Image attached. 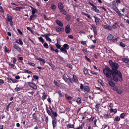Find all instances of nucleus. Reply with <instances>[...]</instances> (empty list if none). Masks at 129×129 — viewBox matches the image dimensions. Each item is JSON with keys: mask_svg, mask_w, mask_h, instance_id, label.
Here are the masks:
<instances>
[{"mask_svg": "<svg viewBox=\"0 0 129 129\" xmlns=\"http://www.w3.org/2000/svg\"><path fill=\"white\" fill-rule=\"evenodd\" d=\"M109 62L113 72V76H117L119 81H122V80L121 73L117 70L119 67L118 64L115 62H113L111 60H109Z\"/></svg>", "mask_w": 129, "mask_h": 129, "instance_id": "nucleus-1", "label": "nucleus"}, {"mask_svg": "<svg viewBox=\"0 0 129 129\" xmlns=\"http://www.w3.org/2000/svg\"><path fill=\"white\" fill-rule=\"evenodd\" d=\"M103 72L104 74L108 78L111 77L112 76L113 77V79L116 82H118L119 81L118 76H113V72L111 70L110 68L108 66H106L103 69Z\"/></svg>", "mask_w": 129, "mask_h": 129, "instance_id": "nucleus-2", "label": "nucleus"}, {"mask_svg": "<svg viewBox=\"0 0 129 129\" xmlns=\"http://www.w3.org/2000/svg\"><path fill=\"white\" fill-rule=\"evenodd\" d=\"M28 86L31 87L33 89H37V86L35 84L31 82H28Z\"/></svg>", "mask_w": 129, "mask_h": 129, "instance_id": "nucleus-3", "label": "nucleus"}, {"mask_svg": "<svg viewBox=\"0 0 129 129\" xmlns=\"http://www.w3.org/2000/svg\"><path fill=\"white\" fill-rule=\"evenodd\" d=\"M109 81L108 83L109 85L111 86H114L115 85V83L113 82L112 81V79L111 78L109 80V78L107 79Z\"/></svg>", "mask_w": 129, "mask_h": 129, "instance_id": "nucleus-4", "label": "nucleus"}, {"mask_svg": "<svg viewBox=\"0 0 129 129\" xmlns=\"http://www.w3.org/2000/svg\"><path fill=\"white\" fill-rule=\"evenodd\" d=\"M65 31L67 34H69L71 31L70 28V26L69 24H68L65 27Z\"/></svg>", "mask_w": 129, "mask_h": 129, "instance_id": "nucleus-5", "label": "nucleus"}, {"mask_svg": "<svg viewBox=\"0 0 129 129\" xmlns=\"http://www.w3.org/2000/svg\"><path fill=\"white\" fill-rule=\"evenodd\" d=\"M7 19L8 21L10 22L11 25H12L13 24V23L12 20V17L9 14L7 15Z\"/></svg>", "mask_w": 129, "mask_h": 129, "instance_id": "nucleus-6", "label": "nucleus"}, {"mask_svg": "<svg viewBox=\"0 0 129 129\" xmlns=\"http://www.w3.org/2000/svg\"><path fill=\"white\" fill-rule=\"evenodd\" d=\"M14 47L17 50V51L19 52H20L21 50V48L18 44H15L14 46Z\"/></svg>", "mask_w": 129, "mask_h": 129, "instance_id": "nucleus-7", "label": "nucleus"}, {"mask_svg": "<svg viewBox=\"0 0 129 129\" xmlns=\"http://www.w3.org/2000/svg\"><path fill=\"white\" fill-rule=\"evenodd\" d=\"M103 26L104 28L109 30H112L111 26L108 25H103Z\"/></svg>", "mask_w": 129, "mask_h": 129, "instance_id": "nucleus-8", "label": "nucleus"}, {"mask_svg": "<svg viewBox=\"0 0 129 129\" xmlns=\"http://www.w3.org/2000/svg\"><path fill=\"white\" fill-rule=\"evenodd\" d=\"M93 30L94 33V37H95L97 35V32L96 27L94 26H92Z\"/></svg>", "mask_w": 129, "mask_h": 129, "instance_id": "nucleus-9", "label": "nucleus"}, {"mask_svg": "<svg viewBox=\"0 0 129 129\" xmlns=\"http://www.w3.org/2000/svg\"><path fill=\"white\" fill-rule=\"evenodd\" d=\"M58 5V8L60 10H61L63 9L64 6L63 4L61 3H59Z\"/></svg>", "mask_w": 129, "mask_h": 129, "instance_id": "nucleus-10", "label": "nucleus"}, {"mask_svg": "<svg viewBox=\"0 0 129 129\" xmlns=\"http://www.w3.org/2000/svg\"><path fill=\"white\" fill-rule=\"evenodd\" d=\"M73 82H75L76 83L78 81L77 77H76V75H73Z\"/></svg>", "mask_w": 129, "mask_h": 129, "instance_id": "nucleus-11", "label": "nucleus"}, {"mask_svg": "<svg viewBox=\"0 0 129 129\" xmlns=\"http://www.w3.org/2000/svg\"><path fill=\"white\" fill-rule=\"evenodd\" d=\"M56 22L57 24L59 26H62L63 25V24L62 23L58 20H56Z\"/></svg>", "mask_w": 129, "mask_h": 129, "instance_id": "nucleus-12", "label": "nucleus"}, {"mask_svg": "<svg viewBox=\"0 0 129 129\" xmlns=\"http://www.w3.org/2000/svg\"><path fill=\"white\" fill-rule=\"evenodd\" d=\"M114 37L113 36L112 34H110L107 38V40L108 41L112 40Z\"/></svg>", "mask_w": 129, "mask_h": 129, "instance_id": "nucleus-13", "label": "nucleus"}, {"mask_svg": "<svg viewBox=\"0 0 129 129\" xmlns=\"http://www.w3.org/2000/svg\"><path fill=\"white\" fill-rule=\"evenodd\" d=\"M94 18L95 19V21L96 25H98L100 23L99 19L95 16H94Z\"/></svg>", "mask_w": 129, "mask_h": 129, "instance_id": "nucleus-14", "label": "nucleus"}, {"mask_svg": "<svg viewBox=\"0 0 129 129\" xmlns=\"http://www.w3.org/2000/svg\"><path fill=\"white\" fill-rule=\"evenodd\" d=\"M66 18L68 21H70L71 19V15L69 14H67L66 16Z\"/></svg>", "mask_w": 129, "mask_h": 129, "instance_id": "nucleus-15", "label": "nucleus"}, {"mask_svg": "<svg viewBox=\"0 0 129 129\" xmlns=\"http://www.w3.org/2000/svg\"><path fill=\"white\" fill-rule=\"evenodd\" d=\"M57 121L52 120V124L53 127L54 128L57 125Z\"/></svg>", "mask_w": 129, "mask_h": 129, "instance_id": "nucleus-16", "label": "nucleus"}, {"mask_svg": "<svg viewBox=\"0 0 129 129\" xmlns=\"http://www.w3.org/2000/svg\"><path fill=\"white\" fill-rule=\"evenodd\" d=\"M67 126L69 128H74V124H71V123L68 124Z\"/></svg>", "mask_w": 129, "mask_h": 129, "instance_id": "nucleus-17", "label": "nucleus"}, {"mask_svg": "<svg viewBox=\"0 0 129 129\" xmlns=\"http://www.w3.org/2000/svg\"><path fill=\"white\" fill-rule=\"evenodd\" d=\"M122 60L125 63H127L129 61L128 59L126 58H123L122 59Z\"/></svg>", "mask_w": 129, "mask_h": 129, "instance_id": "nucleus-18", "label": "nucleus"}, {"mask_svg": "<svg viewBox=\"0 0 129 129\" xmlns=\"http://www.w3.org/2000/svg\"><path fill=\"white\" fill-rule=\"evenodd\" d=\"M92 8L96 12L98 13H100L99 10L95 6H94L93 7H92Z\"/></svg>", "mask_w": 129, "mask_h": 129, "instance_id": "nucleus-19", "label": "nucleus"}, {"mask_svg": "<svg viewBox=\"0 0 129 129\" xmlns=\"http://www.w3.org/2000/svg\"><path fill=\"white\" fill-rule=\"evenodd\" d=\"M38 10L36 9L32 8V13L34 15L35 14L36 12H37Z\"/></svg>", "mask_w": 129, "mask_h": 129, "instance_id": "nucleus-20", "label": "nucleus"}, {"mask_svg": "<svg viewBox=\"0 0 129 129\" xmlns=\"http://www.w3.org/2000/svg\"><path fill=\"white\" fill-rule=\"evenodd\" d=\"M63 47L66 49H69V46L66 44L63 45Z\"/></svg>", "mask_w": 129, "mask_h": 129, "instance_id": "nucleus-21", "label": "nucleus"}, {"mask_svg": "<svg viewBox=\"0 0 129 129\" xmlns=\"http://www.w3.org/2000/svg\"><path fill=\"white\" fill-rule=\"evenodd\" d=\"M84 91H86L87 92H88L90 91V89L89 87L88 86H86L85 87L84 89Z\"/></svg>", "mask_w": 129, "mask_h": 129, "instance_id": "nucleus-22", "label": "nucleus"}, {"mask_svg": "<svg viewBox=\"0 0 129 129\" xmlns=\"http://www.w3.org/2000/svg\"><path fill=\"white\" fill-rule=\"evenodd\" d=\"M52 114L53 115L51 116H53L54 117H57L58 114L56 112L53 111V112H52Z\"/></svg>", "mask_w": 129, "mask_h": 129, "instance_id": "nucleus-23", "label": "nucleus"}, {"mask_svg": "<svg viewBox=\"0 0 129 129\" xmlns=\"http://www.w3.org/2000/svg\"><path fill=\"white\" fill-rule=\"evenodd\" d=\"M43 96L42 97V98L44 100L46 99V97L47 96V95L44 92H43L42 93Z\"/></svg>", "mask_w": 129, "mask_h": 129, "instance_id": "nucleus-24", "label": "nucleus"}, {"mask_svg": "<svg viewBox=\"0 0 129 129\" xmlns=\"http://www.w3.org/2000/svg\"><path fill=\"white\" fill-rule=\"evenodd\" d=\"M127 114L125 113H121L120 116V117L121 118H124V116H126Z\"/></svg>", "mask_w": 129, "mask_h": 129, "instance_id": "nucleus-25", "label": "nucleus"}, {"mask_svg": "<svg viewBox=\"0 0 129 129\" xmlns=\"http://www.w3.org/2000/svg\"><path fill=\"white\" fill-rule=\"evenodd\" d=\"M82 14H83L86 16L89 19H91V17L90 16V15H89L88 14H86V13L84 12H82Z\"/></svg>", "mask_w": 129, "mask_h": 129, "instance_id": "nucleus-26", "label": "nucleus"}, {"mask_svg": "<svg viewBox=\"0 0 129 129\" xmlns=\"http://www.w3.org/2000/svg\"><path fill=\"white\" fill-rule=\"evenodd\" d=\"M110 116V114H105L104 115V118L106 119L109 118Z\"/></svg>", "mask_w": 129, "mask_h": 129, "instance_id": "nucleus-27", "label": "nucleus"}, {"mask_svg": "<svg viewBox=\"0 0 129 129\" xmlns=\"http://www.w3.org/2000/svg\"><path fill=\"white\" fill-rule=\"evenodd\" d=\"M60 12L63 14L64 15H66L67 12L65 10L63 9L62 10H61L60 11Z\"/></svg>", "mask_w": 129, "mask_h": 129, "instance_id": "nucleus-28", "label": "nucleus"}, {"mask_svg": "<svg viewBox=\"0 0 129 129\" xmlns=\"http://www.w3.org/2000/svg\"><path fill=\"white\" fill-rule=\"evenodd\" d=\"M63 79L66 82L68 81V78L66 77V75L65 74L63 75Z\"/></svg>", "mask_w": 129, "mask_h": 129, "instance_id": "nucleus-29", "label": "nucleus"}, {"mask_svg": "<svg viewBox=\"0 0 129 129\" xmlns=\"http://www.w3.org/2000/svg\"><path fill=\"white\" fill-rule=\"evenodd\" d=\"M38 39L41 42L42 44H43L44 43V40L42 37H39L38 38Z\"/></svg>", "mask_w": 129, "mask_h": 129, "instance_id": "nucleus-30", "label": "nucleus"}, {"mask_svg": "<svg viewBox=\"0 0 129 129\" xmlns=\"http://www.w3.org/2000/svg\"><path fill=\"white\" fill-rule=\"evenodd\" d=\"M51 8L52 10H54L56 9V7L55 5L54 4H52L51 5Z\"/></svg>", "mask_w": 129, "mask_h": 129, "instance_id": "nucleus-31", "label": "nucleus"}, {"mask_svg": "<svg viewBox=\"0 0 129 129\" xmlns=\"http://www.w3.org/2000/svg\"><path fill=\"white\" fill-rule=\"evenodd\" d=\"M56 29L57 32L60 31H61V27L59 26H57L56 27Z\"/></svg>", "mask_w": 129, "mask_h": 129, "instance_id": "nucleus-32", "label": "nucleus"}, {"mask_svg": "<svg viewBox=\"0 0 129 129\" xmlns=\"http://www.w3.org/2000/svg\"><path fill=\"white\" fill-rule=\"evenodd\" d=\"M76 102L78 105L80 104L81 103V99L80 98H78L76 101Z\"/></svg>", "mask_w": 129, "mask_h": 129, "instance_id": "nucleus-33", "label": "nucleus"}, {"mask_svg": "<svg viewBox=\"0 0 129 129\" xmlns=\"http://www.w3.org/2000/svg\"><path fill=\"white\" fill-rule=\"evenodd\" d=\"M43 46L46 49H48L49 48L48 45L47 43L46 42L44 43L43 44Z\"/></svg>", "mask_w": 129, "mask_h": 129, "instance_id": "nucleus-34", "label": "nucleus"}, {"mask_svg": "<svg viewBox=\"0 0 129 129\" xmlns=\"http://www.w3.org/2000/svg\"><path fill=\"white\" fill-rule=\"evenodd\" d=\"M18 41H18H16V43H18L20 45H22L23 44V43L20 39V38L18 40Z\"/></svg>", "mask_w": 129, "mask_h": 129, "instance_id": "nucleus-35", "label": "nucleus"}, {"mask_svg": "<svg viewBox=\"0 0 129 129\" xmlns=\"http://www.w3.org/2000/svg\"><path fill=\"white\" fill-rule=\"evenodd\" d=\"M112 8L116 7V2L115 1H113L112 2Z\"/></svg>", "mask_w": 129, "mask_h": 129, "instance_id": "nucleus-36", "label": "nucleus"}, {"mask_svg": "<svg viewBox=\"0 0 129 129\" xmlns=\"http://www.w3.org/2000/svg\"><path fill=\"white\" fill-rule=\"evenodd\" d=\"M84 72L85 74H87L88 73V70L86 68H84Z\"/></svg>", "mask_w": 129, "mask_h": 129, "instance_id": "nucleus-37", "label": "nucleus"}, {"mask_svg": "<svg viewBox=\"0 0 129 129\" xmlns=\"http://www.w3.org/2000/svg\"><path fill=\"white\" fill-rule=\"evenodd\" d=\"M116 12L117 13L119 16H123V14H121L120 11H119V10H118V11H117Z\"/></svg>", "mask_w": 129, "mask_h": 129, "instance_id": "nucleus-38", "label": "nucleus"}, {"mask_svg": "<svg viewBox=\"0 0 129 129\" xmlns=\"http://www.w3.org/2000/svg\"><path fill=\"white\" fill-rule=\"evenodd\" d=\"M46 110L47 113L50 115L51 116L52 115V112H51L48 109L47 107L46 108Z\"/></svg>", "mask_w": 129, "mask_h": 129, "instance_id": "nucleus-39", "label": "nucleus"}, {"mask_svg": "<svg viewBox=\"0 0 129 129\" xmlns=\"http://www.w3.org/2000/svg\"><path fill=\"white\" fill-rule=\"evenodd\" d=\"M100 105L99 104H97L95 106L96 108L98 110H99L100 109Z\"/></svg>", "mask_w": 129, "mask_h": 129, "instance_id": "nucleus-40", "label": "nucleus"}, {"mask_svg": "<svg viewBox=\"0 0 129 129\" xmlns=\"http://www.w3.org/2000/svg\"><path fill=\"white\" fill-rule=\"evenodd\" d=\"M59 44H55L56 47L58 49H60L61 47V46Z\"/></svg>", "mask_w": 129, "mask_h": 129, "instance_id": "nucleus-41", "label": "nucleus"}, {"mask_svg": "<svg viewBox=\"0 0 129 129\" xmlns=\"http://www.w3.org/2000/svg\"><path fill=\"white\" fill-rule=\"evenodd\" d=\"M10 79L12 81L13 83H16L17 82V81L16 79H13L12 78H10Z\"/></svg>", "mask_w": 129, "mask_h": 129, "instance_id": "nucleus-42", "label": "nucleus"}, {"mask_svg": "<svg viewBox=\"0 0 129 129\" xmlns=\"http://www.w3.org/2000/svg\"><path fill=\"white\" fill-rule=\"evenodd\" d=\"M24 71L25 73H28V74H30L32 72H31L30 71H29L28 70H26V69H24Z\"/></svg>", "mask_w": 129, "mask_h": 129, "instance_id": "nucleus-43", "label": "nucleus"}, {"mask_svg": "<svg viewBox=\"0 0 129 129\" xmlns=\"http://www.w3.org/2000/svg\"><path fill=\"white\" fill-rule=\"evenodd\" d=\"M5 52H6L7 53H9L10 52V50L9 49H7V48L6 46H5Z\"/></svg>", "mask_w": 129, "mask_h": 129, "instance_id": "nucleus-44", "label": "nucleus"}, {"mask_svg": "<svg viewBox=\"0 0 129 129\" xmlns=\"http://www.w3.org/2000/svg\"><path fill=\"white\" fill-rule=\"evenodd\" d=\"M117 93L119 94H121L123 92V91L121 89H118L117 91Z\"/></svg>", "mask_w": 129, "mask_h": 129, "instance_id": "nucleus-45", "label": "nucleus"}, {"mask_svg": "<svg viewBox=\"0 0 129 129\" xmlns=\"http://www.w3.org/2000/svg\"><path fill=\"white\" fill-rule=\"evenodd\" d=\"M120 45L122 47H124L125 46V45L123 43L121 42L120 43Z\"/></svg>", "mask_w": 129, "mask_h": 129, "instance_id": "nucleus-46", "label": "nucleus"}, {"mask_svg": "<svg viewBox=\"0 0 129 129\" xmlns=\"http://www.w3.org/2000/svg\"><path fill=\"white\" fill-rule=\"evenodd\" d=\"M28 64L31 66H34L35 64L34 63L32 62H28Z\"/></svg>", "mask_w": 129, "mask_h": 129, "instance_id": "nucleus-47", "label": "nucleus"}, {"mask_svg": "<svg viewBox=\"0 0 129 129\" xmlns=\"http://www.w3.org/2000/svg\"><path fill=\"white\" fill-rule=\"evenodd\" d=\"M66 97L68 99L70 100H71L72 98L70 96L67 95V96L66 95Z\"/></svg>", "mask_w": 129, "mask_h": 129, "instance_id": "nucleus-48", "label": "nucleus"}, {"mask_svg": "<svg viewBox=\"0 0 129 129\" xmlns=\"http://www.w3.org/2000/svg\"><path fill=\"white\" fill-rule=\"evenodd\" d=\"M98 82L102 86L104 85V83L103 82V81L101 80H99Z\"/></svg>", "mask_w": 129, "mask_h": 129, "instance_id": "nucleus-49", "label": "nucleus"}, {"mask_svg": "<svg viewBox=\"0 0 129 129\" xmlns=\"http://www.w3.org/2000/svg\"><path fill=\"white\" fill-rule=\"evenodd\" d=\"M45 38L47 40L49 41L50 42H51V39L49 37H48L47 36Z\"/></svg>", "mask_w": 129, "mask_h": 129, "instance_id": "nucleus-50", "label": "nucleus"}, {"mask_svg": "<svg viewBox=\"0 0 129 129\" xmlns=\"http://www.w3.org/2000/svg\"><path fill=\"white\" fill-rule=\"evenodd\" d=\"M114 120H115L117 121H119L120 120V118L119 117L117 116L115 118V119Z\"/></svg>", "mask_w": 129, "mask_h": 129, "instance_id": "nucleus-51", "label": "nucleus"}, {"mask_svg": "<svg viewBox=\"0 0 129 129\" xmlns=\"http://www.w3.org/2000/svg\"><path fill=\"white\" fill-rule=\"evenodd\" d=\"M81 43L83 45H85L86 44V41H82L81 42Z\"/></svg>", "mask_w": 129, "mask_h": 129, "instance_id": "nucleus-52", "label": "nucleus"}, {"mask_svg": "<svg viewBox=\"0 0 129 129\" xmlns=\"http://www.w3.org/2000/svg\"><path fill=\"white\" fill-rule=\"evenodd\" d=\"M80 88L82 90H83L84 89V87L83 84L82 83L81 84Z\"/></svg>", "mask_w": 129, "mask_h": 129, "instance_id": "nucleus-53", "label": "nucleus"}, {"mask_svg": "<svg viewBox=\"0 0 129 129\" xmlns=\"http://www.w3.org/2000/svg\"><path fill=\"white\" fill-rule=\"evenodd\" d=\"M35 58L37 60L40 61H41L42 59V58H38V57L36 56H35Z\"/></svg>", "mask_w": 129, "mask_h": 129, "instance_id": "nucleus-54", "label": "nucleus"}, {"mask_svg": "<svg viewBox=\"0 0 129 129\" xmlns=\"http://www.w3.org/2000/svg\"><path fill=\"white\" fill-rule=\"evenodd\" d=\"M113 89L114 90L117 91L118 90V88L116 86H114L113 87Z\"/></svg>", "mask_w": 129, "mask_h": 129, "instance_id": "nucleus-55", "label": "nucleus"}, {"mask_svg": "<svg viewBox=\"0 0 129 129\" xmlns=\"http://www.w3.org/2000/svg\"><path fill=\"white\" fill-rule=\"evenodd\" d=\"M88 2L92 7L94 6L93 4V2H92V3H91L89 1H88Z\"/></svg>", "mask_w": 129, "mask_h": 129, "instance_id": "nucleus-56", "label": "nucleus"}, {"mask_svg": "<svg viewBox=\"0 0 129 129\" xmlns=\"http://www.w3.org/2000/svg\"><path fill=\"white\" fill-rule=\"evenodd\" d=\"M113 9L116 12L118 10L117 7L116 6L114 7H113Z\"/></svg>", "mask_w": 129, "mask_h": 129, "instance_id": "nucleus-57", "label": "nucleus"}, {"mask_svg": "<svg viewBox=\"0 0 129 129\" xmlns=\"http://www.w3.org/2000/svg\"><path fill=\"white\" fill-rule=\"evenodd\" d=\"M57 117H54L53 116H51L52 120L57 121L56 118Z\"/></svg>", "mask_w": 129, "mask_h": 129, "instance_id": "nucleus-58", "label": "nucleus"}, {"mask_svg": "<svg viewBox=\"0 0 129 129\" xmlns=\"http://www.w3.org/2000/svg\"><path fill=\"white\" fill-rule=\"evenodd\" d=\"M58 94H59V96L60 97H62V94L60 92L58 91L57 92Z\"/></svg>", "mask_w": 129, "mask_h": 129, "instance_id": "nucleus-59", "label": "nucleus"}, {"mask_svg": "<svg viewBox=\"0 0 129 129\" xmlns=\"http://www.w3.org/2000/svg\"><path fill=\"white\" fill-rule=\"evenodd\" d=\"M33 77L34 79L36 80H38L39 79V77L36 75H34Z\"/></svg>", "mask_w": 129, "mask_h": 129, "instance_id": "nucleus-60", "label": "nucleus"}, {"mask_svg": "<svg viewBox=\"0 0 129 129\" xmlns=\"http://www.w3.org/2000/svg\"><path fill=\"white\" fill-rule=\"evenodd\" d=\"M9 66L11 68H13L14 67V65L13 64H12L11 63H9Z\"/></svg>", "mask_w": 129, "mask_h": 129, "instance_id": "nucleus-61", "label": "nucleus"}, {"mask_svg": "<svg viewBox=\"0 0 129 129\" xmlns=\"http://www.w3.org/2000/svg\"><path fill=\"white\" fill-rule=\"evenodd\" d=\"M54 82L55 85L57 86H59V84L55 80L54 81Z\"/></svg>", "mask_w": 129, "mask_h": 129, "instance_id": "nucleus-62", "label": "nucleus"}, {"mask_svg": "<svg viewBox=\"0 0 129 129\" xmlns=\"http://www.w3.org/2000/svg\"><path fill=\"white\" fill-rule=\"evenodd\" d=\"M60 49L61 51L62 52H63L65 49L63 47H61Z\"/></svg>", "mask_w": 129, "mask_h": 129, "instance_id": "nucleus-63", "label": "nucleus"}, {"mask_svg": "<svg viewBox=\"0 0 129 129\" xmlns=\"http://www.w3.org/2000/svg\"><path fill=\"white\" fill-rule=\"evenodd\" d=\"M13 63H15L16 62V58L15 57L13 58Z\"/></svg>", "mask_w": 129, "mask_h": 129, "instance_id": "nucleus-64", "label": "nucleus"}]
</instances>
